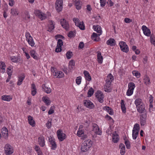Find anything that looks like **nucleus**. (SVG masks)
I'll use <instances>...</instances> for the list:
<instances>
[{
	"label": "nucleus",
	"mask_w": 155,
	"mask_h": 155,
	"mask_svg": "<svg viewBox=\"0 0 155 155\" xmlns=\"http://www.w3.org/2000/svg\"><path fill=\"white\" fill-rule=\"evenodd\" d=\"M92 142L91 140H85L83 143L81 147V150L82 151L85 152L89 150L91 147Z\"/></svg>",
	"instance_id": "f257e3e1"
},
{
	"label": "nucleus",
	"mask_w": 155,
	"mask_h": 155,
	"mask_svg": "<svg viewBox=\"0 0 155 155\" xmlns=\"http://www.w3.org/2000/svg\"><path fill=\"white\" fill-rule=\"evenodd\" d=\"M26 40L29 45L31 46L34 47L35 43L33 40L32 37L28 32H26L25 33Z\"/></svg>",
	"instance_id": "f03ea898"
},
{
	"label": "nucleus",
	"mask_w": 155,
	"mask_h": 155,
	"mask_svg": "<svg viewBox=\"0 0 155 155\" xmlns=\"http://www.w3.org/2000/svg\"><path fill=\"white\" fill-rule=\"evenodd\" d=\"M5 153L6 155L11 154L13 152V147L9 144H6L4 147Z\"/></svg>",
	"instance_id": "7ed1b4c3"
},
{
	"label": "nucleus",
	"mask_w": 155,
	"mask_h": 155,
	"mask_svg": "<svg viewBox=\"0 0 155 155\" xmlns=\"http://www.w3.org/2000/svg\"><path fill=\"white\" fill-rule=\"evenodd\" d=\"M96 97L98 101L100 103L104 102V95L103 93L100 91H98L95 94Z\"/></svg>",
	"instance_id": "20e7f679"
},
{
	"label": "nucleus",
	"mask_w": 155,
	"mask_h": 155,
	"mask_svg": "<svg viewBox=\"0 0 155 155\" xmlns=\"http://www.w3.org/2000/svg\"><path fill=\"white\" fill-rule=\"evenodd\" d=\"M92 126V131L97 134L101 135L102 134V131L100 129L98 125L96 124L93 123Z\"/></svg>",
	"instance_id": "39448f33"
},
{
	"label": "nucleus",
	"mask_w": 155,
	"mask_h": 155,
	"mask_svg": "<svg viewBox=\"0 0 155 155\" xmlns=\"http://www.w3.org/2000/svg\"><path fill=\"white\" fill-rule=\"evenodd\" d=\"M62 0H56L55 3V8L58 12H61L63 8Z\"/></svg>",
	"instance_id": "423d86ee"
},
{
	"label": "nucleus",
	"mask_w": 155,
	"mask_h": 155,
	"mask_svg": "<svg viewBox=\"0 0 155 155\" xmlns=\"http://www.w3.org/2000/svg\"><path fill=\"white\" fill-rule=\"evenodd\" d=\"M57 134L58 137L60 141H63L66 137L65 134L61 130H59L57 131Z\"/></svg>",
	"instance_id": "0eeeda50"
},
{
	"label": "nucleus",
	"mask_w": 155,
	"mask_h": 155,
	"mask_svg": "<svg viewBox=\"0 0 155 155\" xmlns=\"http://www.w3.org/2000/svg\"><path fill=\"white\" fill-rule=\"evenodd\" d=\"M140 121L141 126H144L146 123L147 113L141 114L140 115Z\"/></svg>",
	"instance_id": "6e6552de"
},
{
	"label": "nucleus",
	"mask_w": 155,
	"mask_h": 155,
	"mask_svg": "<svg viewBox=\"0 0 155 155\" xmlns=\"http://www.w3.org/2000/svg\"><path fill=\"white\" fill-rule=\"evenodd\" d=\"M84 104L87 107L90 109H93L94 107V105L93 103L89 100H84Z\"/></svg>",
	"instance_id": "1a4fd4ad"
},
{
	"label": "nucleus",
	"mask_w": 155,
	"mask_h": 155,
	"mask_svg": "<svg viewBox=\"0 0 155 155\" xmlns=\"http://www.w3.org/2000/svg\"><path fill=\"white\" fill-rule=\"evenodd\" d=\"M137 111L140 114H143L147 113L145 109V105L144 104H142L136 107Z\"/></svg>",
	"instance_id": "9d476101"
},
{
	"label": "nucleus",
	"mask_w": 155,
	"mask_h": 155,
	"mask_svg": "<svg viewBox=\"0 0 155 155\" xmlns=\"http://www.w3.org/2000/svg\"><path fill=\"white\" fill-rule=\"evenodd\" d=\"M60 23L62 26L66 30H68L69 28V25L68 23L65 19H61Z\"/></svg>",
	"instance_id": "9b49d317"
},
{
	"label": "nucleus",
	"mask_w": 155,
	"mask_h": 155,
	"mask_svg": "<svg viewBox=\"0 0 155 155\" xmlns=\"http://www.w3.org/2000/svg\"><path fill=\"white\" fill-rule=\"evenodd\" d=\"M63 42L61 39H59L58 40L57 42V45L55 49L56 52H58L61 51V46L62 45Z\"/></svg>",
	"instance_id": "f8f14e48"
},
{
	"label": "nucleus",
	"mask_w": 155,
	"mask_h": 155,
	"mask_svg": "<svg viewBox=\"0 0 155 155\" xmlns=\"http://www.w3.org/2000/svg\"><path fill=\"white\" fill-rule=\"evenodd\" d=\"M142 29L143 31L144 34L147 36H149L151 34V32L149 29L145 25H143L142 27Z\"/></svg>",
	"instance_id": "ddd939ff"
},
{
	"label": "nucleus",
	"mask_w": 155,
	"mask_h": 155,
	"mask_svg": "<svg viewBox=\"0 0 155 155\" xmlns=\"http://www.w3.org/2000/svg\"><path fill=\"white\" fill-rule=\"evenodd\" d=\"M2 137L5 139H7L8 137V130L7 128L4 127L2 128L1 131Z\"/></svg>",
	"instance_id": "4468645a"
},
{
	"label": "nucleus",
	"mask_w": 155,
	"mask_h": 155,
	"mask_svg": "<svg viewBox=\"0 0 155 155\" xmlns=\"http://www.w3.org/2000/svg\"><path fill=\"white\" fill-rule=\"evenodd\" d=\"M119 140V135L116 131L114 132L112 134V141L114 143H117Z\"/></svg>",
	"instance_id": "2eb2a0df"
},
{
	"label": "nucleus",
	"mask_w": 155,
	"mask_h": 155,
	"mask_svg": "<svg viewBox=\"0 0 155 155\" xmlns=\"http://www.w3.org/2000/svg\"><path fill=\"white\" fill-rule=\"evenodd\" d=\"M38 144L42 147H44L45 145V141L44 137L42 136L38 138Z\"/></svg>",
	"instance_id": "dca6fc26"
},
{
	"label": "nucleus",
	"mask_w": 155,
	"mask_h": 155,
	"mask_svg": "<svg viewBox=\"0 0 155 155\" xmlns=\"http://www.w3.org/2000/svg\"><path fill=\"white\" fill-rule=\"evenodd\" d=\"M36 14L38 18L42 20L45 19L46 18L45 15L41 12L39 11H37L36 12Z\"/></svg>",
	"instance_id": "f3484780"
},
{
	"label": "nucleus",
	"mask_w": 155,
	"mask_h": 155,
	"mask_svg": "<svg viewBox=\"0 0 155 155\" xmlns=\"http://www.w3.org/2000/svg\"><path fill=\"white\" fill-rule=\"evenodd\" d=\"M28 121L29 124L32 127H34L35 126V123L32 117L30 115L28 116Z\"/></svg>",
	"instance_id": "a211bd4d"
},
{
	"label": "nucleus",
	"mask_w": 155,
	"mask_h": 155,
	"mask_svg": "<svg viewBox=\"0 0 155 155\" xmlns=\"http://www.w3.org/2000/svg\"><path fill=\"white\" fill-rule=\"evenodd\" d=\"M49 142L51 145V149L54 150L57 147V145L54 141V139L52 137L49 139Z\"/></svg>",
	"instance_id": "6ab92c4d"
},
{
	"label": "nucleus",
	"mask_w": 155,
	"mask_h": 155,
	"mask_svg": "<svg viewBox=\"0 0 155 155\" xmlns=\"http://www.w3.org/2000/svg\"><path fill=\"white\" fill-rule=\"evenodd\" d=\"M119 147L120 154L121 155H124L126 151L125 145L121 143L120 144Z\"/></svg>",
	"instance_id": "aec40b11"
},
{
	"label": "nucleus",
	"mask_w": 155,
	"mask_h": 155,
	"mask_svg": "<svg viewBox=\"0 0 155 155\" xmlns=\"http://www.w3.org/2000/svg\"><path fill=\"white\" fill-rule=\"evenodd\" d=\"M42 87L44 92L47 94H49L52 91L51 89L46 86L45 84H43L42 85Z\"/></svg>",
	"instance_id": "412c9836"
},
{
	"label": "nucleus",
	"mask_w": 155,
	"mask_h": 155,
	"mask_svg": "<svg viewBox=\"0 0 155 155\" xmlns=\"http://www.w3.org/2000/svg\"><path fill=\"white\" fill-rule=\"evenodd\" d=\"M93 28L94 30L98 33V35H101L102 33V30L101 27L99 25H97L96 26L94 25Z\"/></svg>",
	"instance_id": "4be33fe9"
},
{
	"label": "nucleus",
	"mask_w": 155,
	"mask_h": 155,
	"mask_svg": "<svg viewBox=\"0 0 155 155\" xmlns=\"http://www.w3.org/2000/svg\"><path fill=\"white\" fill-rule=\"evenodd\" d=\"M110 84L111 83H110L106 82L104 87V89L105 91L107 92H110L111 90Z\"/></svg>",
	"instance_id": "5701e85b"
},
{
	"label": "nucleus",
	"mask_w": 155,
	"mask_h": 155,
	"mask_svg": "<svg viewBox=\"0 0 155 155\" xmlns=\"http://www.w3.org/2000/svg\"><path fill=\"white\" fill-rule=\"evenodd\" d=\"M29 53L30 55L34 59L38 60L39 59V57L37 55V53L34 50H32L30 51Z\"/></svg>",
	"instance_id": "b1692460"
},
{
	"label": "nucleus",
	"mask_w": 155,
	"mask_h": 155,
	"mask_svg": "<svg viewBox=\"0 0 155 155\" xmlns=\"http://www.w3.org/2000/svg\"><path fill=\"white\" fill-rule=\"evenodd\" d=\"M83 73L86 80L88 81H90L91 80V78L89 72L87 71H84Z\"/></svg>",
	"instance_id": "393cba45"
},
{
	"label": "nucleus",
	"mask_w": 155,
	"mask_h": 155,
	"mask_svg": "<svg viewBox=\"0 0 155 155\" xmlns=\"http://www.w3.org/2000/svg\"><path fill=\"white\" fill-rule=\"evenodd\" d=\"M106 44L111 46H114L116 45V41L114 39L110 38L107 41Z\"/></svg>",
	"instance_id": "a878e982"
},
{
	"label": "nucleus",
	"mask_w": 155,
	"mask_h": 155,
	"mask_svg": "<svg viewBox=\"0 0 155 155\" xmlns=\"http://www.w3.org/2000/svg\"><path fill=\"white\" fill-rule=\"evenodd\" d=\"M74 3V5L77 10H79L81 8V4L79 0H73Z\"/></svg>",
	"instance_id": "bb28decb"
},
{
	"label": "nucleus",
	"mask_w": 155,
	"mask_h": 155,
	"mask_svg": "<svg viewBox=\"0 0 155 155\" xmlns=\"http://www.w3.org/2000/svg\"><path fill=\"white\" fill-rule=\"evenodd\" d=\"M103 109L104 110H106L110 115H112L114 114L113 110L110 107L105 106L103 107Z\"/></svg>",
	"instance_id": "cd10ccee"
},
{
	"label": "nucleus",
	"mask_w": 155,
	"mask_h": 155,
	"mask_svg": "<svg viewBox=\"0 0 155 155\" xmlns=\"http://www.w3.org/2000/svg\"><path fill=\"white\" fill-rule=\"evenodd\" d=\"M134 103L136 107L141 105L142 104H143L142 101V100L139 98H137L134 101Z\"/></svg>",
	"instance_id": "c85d7f7f"
},
{
	"label": "nucleus",
	"mask_w": 155,
	"mask_h": 155,
	"mask_svg": "<svg viewBox=\"0 0 155 155\" xmlns=\"http://www.w3.org/2000/svg\"><path fill=\"white\" fill-rule=\"evenodd\" d=\"M31 94L33 96L35 95L37 93L36 88L35 84H31Z\"/></svg>",
	"instance_id": "c756f323"
},
{
	"label": "nucleus",
	"mask_w": 155,
	"mask_h": 155,
	"mask_svg": "<svg viewBox=\"0 0 155 155\" xmlns=\"http://www.w3.org/2000/svg\"><path fill=\"white\" fill-rule=\"evenodd\" d=\"M113 79L114 78L113 76L111 74H110L107 77L106 82V83H111V82Z\"/></svg>",
	"instance_id": "7c9ffc66"
},
{
	"label": "nucleus",
	"mask_w": 155,
	"mask_h": 155,
	"mask_svg": "<svg viewBox=\"0 0 155 155\" xmlns=\"http://www.w3.org/2000/svg\"><path fill=\"white\" fill-rule=\"evenodd\" d=\"M54 76H56V78H60L64 77V74L61 71H58L57 72H55Z\"/></svg>",
	"instance_id": "2f4dec72"
},
{
	"label": "nucleus",
	"mask_w": 155,
	"mask_h": 155,
	"mask_svg": "<svg viewBox=\"0 0 155 155\" xmlns=\"http://www.w3.org/2000/svg\"><path fill=\"white\" fill-rule=\"evenodd\" d=\"M97 53V58L98 61L99 63H102L103 59L102 56H101V53L100 51H98Z\"/></svg>",
	"instance_id": "473e14b6"
},
{
	"label": "nucleus",
	"mask_w": 155,
	"mask_h": 155,
	"mask_svg": "<svg viewBox=\"0 0 155 155\" xmlns=\"http://www.w3.org/2000/svg\"><path fill=\"white\" fill-rule=\"evenodd\" d=\"M2 99L3 101H9L12 99V98L10 96L4 95L2 96Z\"/></svg>",
	"instance_id": "72a5a7b5"
},
{
	"label": "nucleus",
	"mask_w": 155,
	"mask_h": 155,
	"mask_svg": "<svg viewBox=\"0 0 155 155\" xmlns=\"http://www.w3.org/2000/svg\"><path fill=\"white\" fill-rule=\"evenodd\" d=\"M139 131L137 130H133L132 137L134 139H136L137 138L138 134Z\"/></svg>",
	"instance_id": "f704fd0d"
},
{
	"label": "nucleus",
	"mask_w": 155,
	"mask_h": 155,
	"mask_svg": "<svg viewBox=\"0 0 155 155\" xmlns=\"http://www.w3.org/2000/svg\"><path fill=\"white\" fill-rule=\"evenodd\" d=\"M144 83L146 85H149L150 84V79L147 76L144 77L143 79Z\"/></svg>",
	"instance_id": "c9c22d12"
},
{
	"label": "nucleus",
	"mask_w": 155,
	"mask_h": 155,
	"mask_svg": "<svg viewBox=\"0 0 155 155\" xmlns=\"http://www.w3.org/2000/svg\"><path fill=\"white\" fill-rule=\"evenodd\" d=\"M135 87V84L133 82H131L129 83L128 84V89L134 91Z\"/></svg>",
	"instance_id": "e433bc0d"
},
{
	"label": "nucleus",
	"mask_w": 155,
	"mask_h": 155,
	"mask_svg": "<svg viewBox=\"0 0 155 155\" xmlns=\"http://www.w3.org/2000/svg\"><path fill=\"white\" fill-rule=\"evenodd\" d=\"M5 63L2 61H0V68L2 70V72L4 73L5 70Z\"/></svg>",
	"instance_id": "4c0bfd02"
},
{
	"label": "nucleus",
	"mask_w": 155,
	"mask_h": 155,
	"mask_svg": "<svg viewBox=\"0 0 155 155\" xmlns=\"http://www.w3.org/2000/svg\"><path fill=\"white\" fill-rule=\"evenodd\" d=\"M25 78V76L24 75H22L21 76L19 77L18 81L17 83V85H20L22 83V82Z\"/></svg>",
	"instance_id": "58836bf2"
},
{
	"label": "nucleus",
	"mask_w": 155,
	"mask_h": 155,
	"mask_svg": "<svg viewBox=\"0 0 155 155\" xmlns=\"http://www.w3.org/2000/svg\"><path fill=\"white\" fill-rule=\"evenodd\" d=\"M50 24L48 25V31L49 32L51 31L54 28V26L53 25L52 21H51L50 22Z\"/></svg>",
	"instance_id": "ea45409f"
},
{
	"label": "nucleus",
	"mask_w": 155,
	"mask_h": 155,
	"mask_svg": "<svg viewBox=\"0 0 155 155\" xmlns=\"http://www.w3.org/2000/svg\"><path fill=\"white\" fill-rule=\"evenodd\" d=\"M99 36L98 34H97L95 33H93L91 35V38L93 40L95 41H98V40L97 39V38Z\"/></svg>",
	"instance_id": "a19ab883"
},
{
	"label": "nucleus",
	"mask_w": 155,
	"mask_h": 155,
	"mask_svg": "<svg viewBox=\"0 0 155 155\" xmlns=\"http://www.w3.org/2000/svg\"><path fill=\"white\" fill-rule=\"evenodd\" d=\"M75 62L73 60H71L69 63V66L70 69H73L75 65Z\"/></svg>",
	"instance_id": "79ce46f5"
},
{
	"label": "nucleus",
	"mask_w": 155,
	"mask_h": 155,
	"mask_svg": "<svg viewBox=\"0 0 155 155\" xmlns=\"http://www.w3.org/2000/svg\"><path fill=\"white\" fill-rule=\"evenodd\" d=\"M121 107L122 111L123 113H125L126 112V108L124 104V101L121 100Z\"/></svg>",
	"instance_id": "37998d69"
},
{
	"label": "nucleus",
	"mask_w": 155,
	"mask_h": 155,
	"mask_svg": "<svg viewBox=\"0 0 155 155\" xmlns=\"http://www.w3.org/2000/svg\"><path fill=\"white\" fill-rule=\"evenodd\" d=\"M43 101L47 105H49L50 104V101L48 100L46 97H44L42 98Z\"/></svg>",
	"instance_id": "c03bdc74"
},
{
	"label": "nucleus",
	"mask_w": 155,
	"mask_h": 155,
	"mask_svg": "<svg viewBox=\"0 0 155 155\" xmlns=\"http://www.w3.org/2000/svg\"><path fill=\"white\" fill-rule=\"evenodd\" d=\"M75 34L76 33L75 31H71L69 32L68 34V36L70 38H72L74 37L75 36Z\"/></svg>",
	"instance_id": "a18cd8bd"
},
{
	"label": "nucleus",
	"mask_w": 155,
	"mask_h": 155,
	"mask_svg": "<svg viewBox=\"0 0 155 155\" xmlns=\"http://www.w3.org/2000/svg\"><path fill=\"white\" fill-rule=\"evenodd\" d=\"M84 131L83 130L79 129V130L77 133V135L79 137H81L84 135Z\"/></svg>",
	"instance_id": "49530a36"
},
{
	"label": "nucleus",
	"mask_w": 155,
	"mask_h": 155,
	"mask_svg": "<svg viewBox=\"0 0 155 155\" xmlns=\"http://www.w3.org/2000/svg\"><path fill=\"white\" fill-rule=\"evenodd\" d=\"M66 55L67 58L70 59L73 56V54L72 52L69 51L67 52Z\"/></svg>",
	"instance_id": "de8ad7c7"
},
{
	"label": "nucleus",
	"mask_w": 155,
	"mask_h": 155,
	"mask_svg": "<svg viewBox=\"0 0 155 155\" xmlns=\"http://www.w3.org/2000/svg\"><path fill=\"white\" fill-rule=\"evenodd\" d=\"M77 26L81 30H84L85 29V26L83 21L80 22Z\"/></svg>",
	"instance_id": "09e8293b"
},
{
	"label": "nucleus",
	"mask_w": 155,
	"mask_h": 155,
	"mask_svg": "<svg viewBox=\"0 0 155 155\" xmlns=\"http://www.w3.org/2000/svg\"><path fill=\"white\" fill-rule=\"evenodd\" d=\"M132 73L134 75H135L137 78H139L140 77V74L138 71H132Z\"/></svg>",
	"instance_id": "8fccbe9b"
},
{
	"label": "nucleus",
	"mask_w": 155,
	"mask_h": 155,
	"mask_svg": "<svg viewBox=\"0 0 155 155\" xmlns=\"http://www.w3.org/2000/svg\"><path fill=\"white\" fill-rule=\"evenodd\" d=\"M119 45L121 49L125 46L127 47V45L126 43L124 41L120 42H119Z\"/></svg>",
	"instance_id": "3c124183"
},
{
	"label": "nucleus",
	"mask_w": 155,
	"mask_h": 155,
	"mask_svg": "<svg viewBox=\"0 0 155 155\" xmlns=\"http://www.w3.org/2000/svg\"><path fill=\"white\" fill-rule=\"evenodd\" d=\"M51 119L49 120L46 124V126L48 129H49L51 127Z\"/></svg>",
	"instance_id": "603ef678"
},
{
	"label": "nucleus",
	"mask_w": 155,
	"mask_h": 155,
	"mask_svg": "<svg viewBox=\"0 0 155 155\" xmlns=\"http://www.w3.org/2000/svg\"><path fill=\"white\" fill-rule=\"evenodd\" d=\"M94 92V89L92 88L91 87L90 88L89 90L88 91L87 94L88 95V96L90 97L93 94Z\"/></svg>",
	"instance_id": "864d4df0"
},
{
	"label": "nucleus",
	"mask_w": 155,
	"mask_h": 155,
	"mask_svg": "<svg viewBox=\"0 0 155 155\" xmlns=\"http://www.w3.org/2000/svg\"><path fill=\"white\" fill-rule=\"evenodd\" d=\"M11 60L14 62H18L20 61L18 57H16L15 56L12 57Z\"/></svg>",
	"instance_id": "5fc2aeb1"
},
{
	"label": "nucleus",
	"mask_w": 155,
	"mask_h": 155,
	"mask_svg": "<svg viewBox=\"0 0 155 155\" xmlns=\"http://www.w3.org/2000/svg\"><path fill=\"white\" fill-rule=\"evenodd\" d=\"M11 13L13 15H17L18 14V12L17 9H11Z\"/></svg>",
	"instance_id": "6e6d98bb"
},
{
	"label": "nucleus",
	"mask_w": 155,
	"mask_h": 155,
	"mask_svg": "<svg viewBox=\"0 0 155 155\" xmlns=\"http://www.w3.org/2000/svg\"><path fill=\"white\" fill-rule=\"evenodd\" d=\"M81 76H79L77 78L76 80V83L78 85H79L81 82Z\"/></svg>",
	"instance_id": "4d7b16f0"
},
{
	"label": "nucleus",
	"mask_w": 155,
	"mask_h": 155,
	"mask_svg": "<svg viewBox=\"0 0 155 155\" xmlns=\"http://www.w3.org/2000/svg\"><path fill=\"white\" fill-rule=\"evenodd\" d=\"M73 20L74 22L75 25L78 26V25L80 22L79 21V19L77 18H74L73 19Z\"/></svg>",
	"instance_id": "13d9d810"
},
{
	"label": "nucleus",
	"mask_w": 155,
	"mask_h": 155,
	"mask_svg": "<svg viewBox=\"0 0 155 155\" xmlns=\"http://www.w3.org/2000/svg\"><path fill=\"white\" fill-rule=\"evenodd\" d=\"M121 49L123 52L126 53H127L129 51L128 47L127 45V47L125 46L122 48Z\"/></svg>",
	"instance_id": "bf43d9fd"
},
{
	"label": "nucleus",
	"mask_w": 155,
	"mask_h": 155,
	"mask_svg": "<svg viewBox=\"0 0 155 155\" xmlns=\"http://www.w3.org/2000/svg\"><path fill=\"white\" fill-rule=\"evenodd\" d=\"M133 91L128 89L127 92V95L128 96L131 95L133 94Z\"/></svg>",
	"instance_id": "052dcab7"
},
{
	"label": "nucleus",
	"mask_w": 155,
	"mask_h": 155,
	"mask_svg": "<svg viewBox=\"0 0 155 155\" xmlns=\"http://www.w3.org/2000/svg\"><path fill=\"white\" fill-rule=\"evenodd\" d=\"M133 130H137L139 131L140 130L139 125L138 124H135L134 126V127Z\"/></svg>",
	"instance_id": "680f3d73"
},
{
	"label": "nucleus",
	"mask_w": 155,
	"mask_h": 155,
	"mask_svg": "<svg viewBox=\"0 0 155 155\" xmlns=\"http://www.w3.org/2000/svg\"><path fill=\"white\" fill-rule=\"evenodd\" d=\"M9 68H10V67H9L7 68V72L8 76H11L12 74V71Z\"/></svg>",
	"instance_id": "e2e57ef3"
},
{
	"label": "nucleus",
	"mask_w": 155,
	"mask_h": 155,
	"mask_svg": "<svg viewBox=\"0 0 155 155\" xmlns=\"http://www.w3.org/2000/svg\"><path fill=\"white\" fill-rule=\"evenodd\" d=\"M125 143L126 145V147L127 149H130V144L129 141L128 140H126L125 141Z\"/></svg>",
	"instance_id": "0e129e2a"
},
{
	"label": "nucleus",
	"mask_w": 155,
	"mask_h": 155,
	"mask_svg": "<svg viewBox=\"0 0 155 155\" xmlns=\"http://www.w3.org/2000/svg\"><path fill=\"white\" fill-rule=\"evenodd\" d=\"M54 107V106H52L51 108L48 112V114H53L54 112V110L53 108Z\"/></svg>",
	"instance_id": "69168bd1"
},
{
	"label": "nucleus",
	"mask_w": 155,
	"mask_h": 155,
	"mask_svg": "<svg viewBox=\"0 0 155 155\" xmlns=\"http://www.w3.org/2000/svg\"><path fill=\"white\" fill-rule=\"evenodd\" d=\"M100 1L101 6L102 7L104 6L106 4V0H100Z\"/></svg>",
	"instance_id": "338daca9"
},
{
	"label": "nucleus",
	"mask_w": 155,
	"mask_h": 155,
	"mask_svg": "<svg viewBox=\"0 0 155 155\" xmlns=\"http://www.w3.org/2000/svg\"><path fill=\"white\" fill-rule=\"evenodd\" d=\"M124 22L126 23H130L132 21V20L129 18H126L124 19Z\"/></svg>",
	"instance_id": "774afa93"
}]
</instances>
